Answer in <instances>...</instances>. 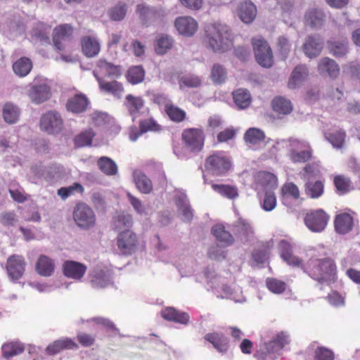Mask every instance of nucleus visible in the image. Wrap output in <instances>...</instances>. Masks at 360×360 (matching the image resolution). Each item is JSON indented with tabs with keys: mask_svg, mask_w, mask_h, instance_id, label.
<instances>
[{
	"mask_svg": "<svg viewBox=\"0 0 360 360\" xmlns=\"http://www.w3.org/2000/svg\"><path fill=\"white\" fill-rule=\"evenodd\" d=\"M303 271L319 283H332L338 279L335 262L330 257L311 258L304 264Z\"/></svg>",
	"mask_w": 360,
	"mask_h": 360,
	"instance_id": "f257e3e1",
	"label": "nucleus"
},
{
	"mask_svg": "<svg viewBox=\"0 0 360 360\" xmlns=\"http://www.w3.org/2000/svg\"><path fill=\"white\" fill-rule=\"evenodd\" d=\"M231 34L226 25L210 24L205 27V38L210 47L215 52H225L233 45Z\"/></svg>",
	"mask_w": 360,
	"mask_h": 360,
	"instance_id": "f03ea898",
	"label": "nucleus"
},
{
	"mask_svg": "<svg viewBox=\"0 0 360 360\" xmlns=\"http://www.w3.org/2000/svg\"><path fill=\"white\" fill-rule=\"evenodd\" d=\"M181 141L184 148L192 153L202 150L205 142V134L202 128H187L181 133Z\"/></svg>",
	"mask_w": 360,
	"mask_h": 360,
	"instance_id": "7ed1b4c3",
	"label": "nucleus"
},
{
	"mask_svg": "<svg viewBox=\"0 0 360 360\" xmlns=\"http://www.w3.org/2000/svg\"><path fill=\"white\" fill-rule=\"evenodd\" d=\"M205 169L215 176L226 174L231 167V162L222 151H214L205 160Z\"/></svg>",
	"mask_w": 360,
	"mask_h": 360,
	"instance_id": "20e7f679",
	"label": "nucleus"
},
{
	"mask_svg": "<svg viewBox=\"0 0 360 360\" xmlns=\"http://www.w3.org/2000/svg\"><path fill=\"white\" fill-rule=\"evenodd\" d=\"M72 217L77 226L83 230H90L96 224V216L94 211L84 202H79L75 205Z\"/></svg>",
	"mask_w": 360,
	"mask_h": 360,
	"instance_id": "39448f33",
	"label": "nucleus"
},
{
	"mask_svg": "<svg viewBox=\"0 0 360 360\" xmlns=\"http://www.w3.org/2000/svg\"><path fill=\"white\" fill-rule=\"evenodd\" d=\"M116 245L122 255L129 256L137 250L139 239L137 234L131 229H125L118 233Z\"/></svg>",
	"mask_w": 360,
	"mask_h": 360,
	"instance_id": "423d86ee",
	"label": "nucleus"
},
{
	"mask_svg": "<svg viewBox=\"0 0 360 360\" xmlns=\"http://www.w3.org/2000/svg\"><path fill=\"white\" fill-rule=\"evenodd\" d=\"M252 45L257 62L262 67H271L274 63L273 53L267 41L262 37H254Z\"/></svg>",
	"mask_w": 360,
	"mask_h": 360,
	"instance_id": "0eeeda50",
	"label": "nucleus"
},
{
	"mask_svg": "<svg viewBox=\"0 0 360 360\" xmlns=\"http://www.w3.org/2000/svg\"><path fill=\"white\" fill-rule=\"evenodd\" d=\"M330 215L323 209L309 211L304 216V221L307 227L313 232H321L327 226Z\"/></svg>",
	"mask_w": 360,
	"mask_h": 360,
	"instance_id": "6e6552de",
	"label": "nucleus"
},
{
	"mask_svg": "<svg viewBox=\"0 0 360 360\" xmlns=\"http://www.w3.org/2000/svg\"><path fill=\"white\" fill-rule=\"evenodd\" d=\"M63 122L60 115L56 111H49L40 119V128L49 134L58 133L61 131Z\"/></svg>",
	"mask_w": 360,
	"mask_h": 360,
	"instance_id": "1a4fd4ad",
	"label": "nucleus"
},
{
	"mask_svg": "<svg viewBox=\"0 0 360 360\" xmlns=\"http://www.w3.org/2000/svg\"><path fill=\"white\" fill-rule=\"evenodd\" d=\"M26 262L22 255H11L6 261V269L12 281H18L22 277L25 271Z\"/></svg>",
	"mask_w": 360,
	"mask_h": 360,
	"instance_id": "9d476101",
	"label": "nucleus"
},
{
	"mask_svg": "<svg viewBox=\"0 0 360 360\" xmlns=\"http://www.w3.org/2000/svg\"><path fill=\"white\" fill-rule=\"evenodd\" d=\"M355 212H340L334 219L335 231L340 235L351 232L355 225Z\"/></svg>",
	"mask_w": 360,
	"mask_h": 360,
	"instance_id": "9b49d317",
	"label": "nucleus"
},
{
	"mask_svg": "<svg viewBox=\"0 0 360 360\" xmlns=\"http://www.w3.org/2000/svg\"><path fill=\"white\" fill-rule=\"evenodd\" d=\"M73 32L74 28L70 24H60L56 26L52 34L55 48L58 51H63L65 48V42L72 38Z\"/></svg>",
	"mask_w": 360,
	"mask_h": 360,
	"instance_id": "f8f14e48",
	"label": "nucleus"
},
{
	"mask_svg": "<svg viewBox=\"0 0 360 360\" xmlns=\"http://www.w3.org/2000/svg\"><path fill=\"white\" fill-rule=\"evenodd\" d=\"M174 26L179 34L186 37L193 36L198 28L197 21L190 16H181L174 21Z\"/></svg>",
	"mask_w": 360,
	"mask_h": 360,
	"instance_id": "ddd939ff",
	"label": "nucleus"
},
{
	"mask_svg": "<svg viewBox=\"0 0 360 360\" xmlns=\"http://www.w3.org/2000/svg\"><path fill=\"white\" fill-rule=\"evenodd\" d=\"M292 146L299 147L300 148H307L304 150H302L300 152L292 149L290 150L289 153L290 159L292 162H307L309 161L312 158V150L311 148L307 145L305 143L300 142L299 141L295 140L291 143Z\"/></svg>",
	"mask_w": 360,
	"mask_h": 360,
	"instance_id": "4468645a",
	"label": "nucleus"
},
{
	"mask_svg": "<svg viewBox=\"0 0 360 360\" xmlns=\"http://www.w3.org/2000/svg\"><path fill=\"white\" fill-rule=\"evenodd\" d=\"M63 271L68 278L80 280L86 271V266L77 262L68 260L63 265Z\"/></svg>",
	"mask_w": 360,
	"mask_h": 360,
	"instance_id": "2eb2a0df",
	"label": "nucleus"
},
{
	"mask_svg": "<svg viewBox=\"0 0 360 360\" xmlns=\"http://www.w3.org/2000/svg\"><path fill=\"white\" fill-rule=\"evenodd\" d=\"M204 340L210 343L220 353H226L229 348V341L222 333L212 332L207 333Z\"/></svg>",
	"mask_w": 360,
	"mask_h": 360,
	"instance_id": "dca6fc26",
	"label": "nucleus"
},
{
	"mask_svg": "<svg viewBox=\"0 0 360 360\" xmlns=\"http://www.w3.org/2000/svg\"><path fill=\"white\" fill-rule=\"evenodd\" d=\"M81 50L87 58H93L99 53L101 44L97 38L93 36H84L80 39Z\"/></svg>",
	"mask_w": 360,
	"mask_h": 360,
	"instance_id": "f3484780",
	"label": "nucleus"
},
{
	"mask_svg": "<svg viewBox=\"0 0 360 360\" xmlns=\"http://www.w3.org/2000/svg\"><path fill=\"white\" fill-rule=\"evenodd\" d=\"M124 106L128 113L134 120L145 106V101L141 96H136L132 94H127L125 96Z\"/></svg>",
	"mask_w": 360,
	"mask_h": 360,
	"instance_id": "a211bd4d",
	"label": "nucleus"
},
{
	"mask_svg": "<svg viewBox=\"0 0 360 360\" xmlns=\"http://www.w3.org/2000/svg\"><path fill=\"white\" fill-rule=\"evenodd\" d=\"M309 71L306 65H297L289 77L288 87L290 89L299 87L307 79Z\"/></svg>",
	"mask_w": 360,
	"mask_h": 360,
	"instance_id": "6ab92c4d",
	"label": "nucleus"
},
{
	"mask_svg": "<svg viewBox=\"0 0 360 360\" xmlns=\"http://www.w3.org/2000/svg\"><path fill=\"white\" fill-rule=\"evenodd\" d=\"M325 181L324 179L312 180L308 179L305 181L304 186V193L307 196L312 199H316L321 197L324 193Z\"/></svg>",
	"mask_w": 360,
	"mask_h": 360,
	"instance_id": "aec40b11",
	"label": "nucleus"
},
{
	"mask_svg": "<svg viewBox=\"0 0 360 360\" xmlns=\"http://www.w3.org/2000/svg\"><path fill=\"white\" fill-rule=\"evenodd\" d=\"M89 101L83 94H76L66 103V109L73 113H81L86 110Z\"/></svg>",
	"mask_w": 360,
	"mask_h": 360,
	"instance_id": "412c9836",
	"label": "nucleus"
},
{
	"mask_svg": "<svg viewBox=\"0 0 360 360\" xmlns=\"http://www.w3.org/2000/svg\"><path fill=\"white\" fill-rule=\"evenodd\" d=\"M161 316L169 321L187 325L190 316L186 312L180 311L174 307H166L160 312Z\"/></svg>",
	"mask_w": 360,
	"mask_h": 360,
	"instance_id": "4be33fe9",
	"label": "nucleus"
},
{
	"mask_svg": "<svg viewBox=\"0 0 360 360\" xmlns=\"http://www.w3.org/2000/svg\"><path fill=\"white\" fill-rule=\"evenodd\" d=\"M77 344L71 338H65L55 340L49 345L46 348V352L49 355H55L64 349H77Z\"/></svg>",
	"mask_w": 360,
	"mask_h": 360,
	"instance_id": "5701e85b",
	"label": "nucleus"
},
{
	"mask_svg": "<svg viewBox=\"0 0 360 360\" xmlns=\"http://www.w3.org/2000/svg\"><path fill=\"white\" fill-rule=\"evenodd\" d=\"M101 91L110 94L115 97L120 98L124 91V88L121 82L116 80L107 82L95 75Z\"/></svg>",
	"mask_w": 360,
	"mask_h": 360,
	"instance_id": "b1692460",
	"label": "nucleus"
},
{
	"mask_svg": "<svg viewBox=\"0 0 360 360\" xmlns=\"http://www.w3.org/2000/svg\"><path fill=\"white\" fill-rule=\"evenodd\" d=\"M322 44L319 37L309 36L303 45V51L309 58L317 57L322 51Z\"/></svg>",
	"mask_w": 360,
	"mask_h": 360,
	"instance_id": "393cba45",
	"label": "nucleus"
},
{
	"mask_svg": "<svg viewBox=\"0 0 360 360\" xmlns=\"http://www.w3.org/2000/svg\"><path fill=\"white\" fill-rule=\"evenodd\" d=\"M55 269V264L53 260L49 257L41 255L35 265L37 273L42 276H50L53 274Z\"/></svg>",
	"mask_w": 360,
	"mask_h": 360,
	"instance_id": "a878e982",
	"label": "nucleus"
},
{
	"mask_svg": "<svg viewBox=\"0 0 360 360\" xmlns=\"http://www.w3.org/2000/svg\"><path fill=\"white\" fill-rule=\"evenodd\" d=\"M212 234L216 238V240L221 243L222 246L227 247L234 243V238L231 233L226 231L222 224H216L211 229Z\"/></svg>",
	"mask_w": 360,
	"mask_h": 360,
	"instance_id": "bb28decb",
	"label": "nucleus"
},
{
	"mask_svg": "<svg viewBox=\"0 0 360 360\" xmlns=\"http://www.w3.org/2000/svg\"><path fill=\"white\" fill-rule=\"evenodd\" d=\"M29 97L35 103H41L48 100L51 96L48 86L41 84L32 86L29 91Z\"/></svg>",
	"mask_w": 360,
	"mask_h": 360,
	"instance_id": "cd10ccee",
	"label": "nucleus"
},
{
	"mask_svg": "<svg viewBox=\"0 0 360 360\" xmlns=\"http://www.w3.org/2000/svg\"><path fill=\"white\" fill-rule=\"evenodd\" d=\"M318 69L321 74L327 73L331 78H336L340 74L338 65L334 60L328 57L321 60L318 65Z\"/></svg>",
	"mask_w": 360,
	"mask_h": 360,
	"instance_id": "c85d7f7f",
	"label": "nucleus"
},
{
	"mask_svg": "<svg viewBox=\"0 0 360 360\" xmlns=\"http://www.w3.org/2000/svg\"><path fill=\"white\" fill-rule=\"evenodd\" d=\"M333 184L338 195L348 193L353 189L352 182L349 177L344 174H338L333 177Z\"/></svg>",
	"mask_w": 360,
	"mask_h": 360,
	"instance_id": "c756f323",
	"label": "nucleus"
},
{
	"mask_svg": "<svg viewBox=\"0 0 360 360\" xmlns=\"http://www.w3.org/2000/svg\"><path fill=\"white\" fill-rule=\"evenodd\" d=\"M290 342V337L287 332L281 331L276 334L272 340L266 343V348L269 352L283 349Z\"/></svg>",
	"mask_w": 360,
	"mask_h": 360,
	"instance_id": "7c9ffc66",
	"label": "nucleus"
},
{
	"mask_svg": "<svg viewBox=\"0 0 360 360\" xmlns=\"http://www.w3.org/2000/svg\"><path fill=\"white\" fill-rule=\"evenodd\" d=\"M255 181L262 187L274 188L277 186V177L269 172L260 171L255 175Z\"/></svg>",
	"mask_w": 360,
	"mask_h": 360,
	"instance_id": "2f4dec72",
	"label": "nucleus"
},
{
	"mask_svg": "<svg viewBox=\"0 0 360 360\" xmlns=\"http://www.w3.org/2000/svg\"><path fill=\"white\" fill-rule=\"evenodd\" d=\"M173 44L171 37L164 34H159L154 42L155 51L158 55H164L172 48Z\"/></svg>",
	"mask_w": 360,
	"mask_h": 360,
	"instance_id": "473e14b6",
	"label": "nucleus"
},
{
	"mask_svg": "<svg viewBox=\"0 0 360 360\" xmlns=\"http://www.w3.org/2000/svg\"><path fill=\"white\" fill-rule=\"evenodd\" d=\"M24 350V345L18 341L8 342L4 343L1 347L2 356L6 359L22 354Z\"/></svg>",
	"mask_w": 360,
	"mask_h": 360,
	"instance_id": "72a5a7b5",
	"label": "nucleus"
},
{
	"mask_svg": "<svg viewBox=\"0 0 360 360\" xmlns=\"http://www.w3.org/2000/svg\"><path fill=\"white\" fill-rule=\"evenodd\" d=\"M132 224L131 216L123 213L114 216L112 221V229L118 233L125 229H131Z\"/></svg>",
	"mask_w": 360,
	"mask_h": 360,
	"instance_id": "f704fd0d",
	"label": "nucleus"
},
{
	"mask_svg": "<svg viewBox=\"0 0 360 360\" xmlns=\"http://www.w3.org/2000/svg\"><path fill=\"white\" fill-rule=\"evenodd\" d=\"M271 107L274 112L278 115H288L292 111V105L290 100L283 97L276 96L271 101Z\"/></svg>",
	"mask_w": 360,
	"mask_h": 360,
	"instance_id": "c9c22d12",
	"label": "nucleus"
},
{
	"mask_svg": "<svg viewBox=\"0 0 360 360\" xmlns=\"http://www.w3.org/2000/svg\"><path fill=\"white\" fill-rule=\"evenodd\" d=\"M96 65L108 77L118 78L122 75L120 65H115L104 59L98 60Z\"/></svg>",
	"mask_w": 360,
	"mask_h": 360,
	"instance_id": "e433bc0d",
	"label": "nucleus"
},
{
	"mask_svg": "<svg viewBox=\"0 0 360 360\" xmlns=\"http://www.w3.org/2000/svg\"><path fill=\"white\" fill-rule=\"evenodd\" d=\"M134 183L137 188L143 193H150L153 190L151 180L143 172L135 171L133 174Z\"/></svg>",
	"mask_w": 360,
	"mask_h": 360,
	"instance_id": "4c0bfd02",
	"label": "nucleus"
},
{
	"mask_svg": "<svg viewBox=\"0 0 360 360\" xmlns=\"http://www.w3.org/2000/svg\"><path fill=\"white\" fill-rule=\"evenodd\" d=\"M238 14L243 22L250 23L256 16V6L250 1H245L240 4Z\"/></svg>",
	"mask_w": 360,
	"mask_h": 360,
	"instance_id": "58836bf2",
	"label": "nucleus"
},
{
	"mask_svg": "<svg viewBox=\"0 0 360 360\" xmlns=\"http://www.w3.org/2000/svg\"><path fill=\"white\" fill-rule=\"evenodd\" d=\"M32 68V60L27 57H21L13 64V70L15 75L20 77L27 76Z\"/></svg>",
	"mask_w": 360,
	"mask_h": 360,
	"instance_id": "ea45409f",
	"label": "nucleus"
},
{
	"mask_svg": "<svg viewBox=\"0 0 360 360\" xmlns=\"http://www.w3.org/2000/svg\"><path fill=\"white\" fill-rule=\"evenodd\" d=\"M99 169L107 176H114L117 173V166L111 158L102 156L97 160Z\"/></svg>",
	"mask_w": 360,
	"mask_h": 360,
	"instance_id": "a19ab883",
	"label": "nucleus"
},
{
	"mask_svg": "<svg viewBox=\"0 0 360 360\" xmlns=\"http://www.w3.org/2000/svg\"><path fill=\"white\" fill-rule=\"evenodd\" d=\"M326 139L332 146L338 149H341L345 144L346 133L342 129H338L335 131H327L324 134Z\"/></svg>",
	"mask_w": 360,
	"mask_h": 360,
	"instance_id": "79ce46f5",
	"label": "nucleus"
},
{
	"mask_svg": "<svg viewBox=\"0 0 360 360\" xmlns=\"http://www.w3.org/2000/svg\"><path fill=\"white\" fill-rule=\"evenodd\" d=\"M165 112L169 119L174 122H182L186 119V111L172 103L166 105Z\"/></svg>",
	"mask_w": 360,
	"mask_h": 360,
	"instance_id": "37998d69",
	"label": "nucleus"
},
{
	"mask_svg": "<svg viewBox=\"0 0 360 360\" xmlns=\"http://www.w3.org/2000/svg\"><path fill=\"white\" fill-rule=\"evenodd\" d=\"M140 133L134 137L131 136L132 141H136L139 134L147 131L158 132L162 130V127L153 118H147L140 121L139 122Z\"/></svg>",
	"mask_w": 360,
	"mask_h": 360,
	"instance_id": "c03bdc74",
	"label": "nucleus"
},
{
	"mask_svg": "<svg viewBox=\"0 0 360 360\" xmlns=\"http://www.w3.org/2000/svg\"><path fill=\"white\" fill-rule=\"evenodd\" d=\"M233 97L234 103L240 109L248 108L251 103V96L245 89H240L233 91Z\"/></svg>",
	"mask_w": 360,
	"mask_h": 360,
	"instance_id": "a18cd8bd",
	"label": "nucleus"
},
{
	"mask_svg": "<svg viewBox=\"0 0 360 360\" xmlns=\"http://www.w3.org/2000/svg\"><path fill=\"white\" fill-rule=\"evenodd\" d=\"M265 138L264 131L257 128H250L244 134L245 141L252 145H257L264 141Z\"/></svg>",
	"mask_w": 360,
	"mask_h": 360,
	"instance_id": "49530a36",
	"label": "nucleus"
},
{
	"mask_svg": "<svg viewBox=\"0 0 360 360\" xmlns=\"http://www.w3.org/2000/svg\"><path fill=\"white\" fill-rule=\"evenodd\" d=\"M211 186L214 191L225 198L235 199L238 196V189L234 186L212 184Z\"/></svg>",
	"mask_w": 360,
	"mask_h": 360,
	"instance_id": "de8ad7c7",
	"label": "nucleus"
},
{
	"mask_svg": "<svg viewBox=\"0 0 360 360\" xmlns=\"http://www.w3.org/2000/svg\"><path fill=\"white\" fill-rule=\"evenodd\" d=\"M126 77L130 84H137L143 81L145 71L141 65L132 66L127 70Z\"/></svg>",
	"mask_w": 360,
	"mask_h": 360,
	"instance_id": "09e8293b",
	"label": "nucleus"
},
{
	"mask_svg": "<svg viewBox=\"0 0 360 360\" xmlns=\"http://www.w3.org/2000/svg\"><path fill=\"white\" fill-rule=\"evenodd\" d=\"M95 133L91 129L82 131L74 138V143L77 148H82L91 145Z\"/></svg>",
	"mask_w": 360,
	"mask_h": 360,
	"instance_id": "8fccbe9b",
	"label": "nucleus"
},
{
	"mask_svg": "<svg viewBox=\"0 0 360 360\" xmlns=\"http://www.w3.org/2000/svg\"><path fill=\"white\" fill-rule=\"evenodd\" d=\"M19 116L20 110L16 105L11 103H7L4 105L3 108V117L7 123H15L18 120Z\"/></svg>",
	"mask_w": 360,
	"mask_h": 360,
	"instance_id": "3c124183",
	"label": "nucleus"
},
{
	"mask_svg": "<svg viewBox=\"0 0 360 360\" xmlns=\"http://www.w3.org/2000/svg\"><path fill=\"white\" fill-rule=\"evenodd\" d=\"M306 22L311 27H319L324 21V14L319 10L312 9L305 15Z\"/></svg>",
	"mask_w": 360,
	"mask_h": 360,
	"instance_id": "603ef678",
	"label": "nucleus"
},
{
	"mask_svg": "<svg viewBox=\"0 0 360 360\" xmlns=\"http://www.w3.org/2000/svg\"><path fill=\"white\" fill-rule=\"evenodd\" d=\"M281 195L283 199L291 198L294 200L300 198V189L294 183H285L281 188Z\"/></svg>",
	"mask_w": 360,
	"mask_h": 360,
	"instance_id": "864d4df0",
	"label": "nucleus"
},
{
	"mask_svg": "<svg viewBox=\"0 0 360 360\" xmlns=\"http://www.w3.org/2000/svg\"><path fill=\"white\" fill-rule=\"evenodd\" d=\"M202 84V81L198 76L189 75L182 76L179 79V85L181 89L187 88H197Z\"/></svg>",
	"mask_w": 360,
	"mask_h": 360,
	"instance_id": "5fc2aeb1",
	"label": "nucleus"
},
{
	"mask_svg": "<svg viewBox=\"0 0 360 360\" xmlns=\"http://www.w3.org/2000/svg\"><path fill=\"white\" fill-rule=\"evenodd\" d=\"M304 178L307 180L311 179L314 177H319L321 176L320 162H314L307 164L304 168Z\"/></svg>",
	"mask_w": 360,
	"mask_h": 360,
	"instance_id": "6e6d98bb",
	"label": "nucleus"
},
{
	"mask_svg": "<svg viewBox=\"0 0 360 360\" xmlns=\"http://www.w3.org/2000/svg\"><path fill=\"white\" fill-rule=\"evenodd\" d=\"M266 285L269 291L274 294H281L286 290L287 284L275 278H268L266 280Z\"/></svg>",
	"mask_w": 360,
	"mask_h": 360,
	"instance_id": "4d7b16f0",
	"label": "nucleus"
},
{
	"mask_svg": "<svg viewBox=\"0 0 360 360\" xmlns=\"http://www.w3.org/2000/svg\"><path fill=\"white\" fill-rule=\"evenodd\" d=\"M328 48L330 53L335 57H342L347 52V41H328Z\"/></svg>",
	"mask_w": 360,
	"mask_h": 360,
	"instance_id": "13d9d810",
	"label": "nucleus"
},
{
	"mask_svg": "<svg viewBox=\"0 0 360 360\" xmlns=\"http://www.w3.org/2000/svg\"><path fill=\"white\" fill-rule=\"evenodd\" d=\"M262 208L266 211H272L277 205V200L275 193L273 191H266L263 199L260 201Z\"/></svg>",
	"mask_w": 360,
	"mask_h": 360,
	"instance_id": "bf43d9fd",
	"label": "nucleus"
},
{
	"mask_svg": "<svg viewBox=\"0 0 360 360\" xmlns=\"http://www.w3.org/2000/svg\"><path fill=\"white\" fill-rule=\"evenodd\" d=\"M269 255V246L267 244H262L258 249L255 250L252 258L258 264H264L268 259Z\"/></svg>",
	"mask_w": 360,
	"mask_h": 360,
	"instance_id": "052dcab7",
	"label": "nucleus"
},
{
	"mask_svg": "<svg viewBox=\"0 0 360 360\" xmlns=\"http://www.w3.org/2000/svg\"><path fill=\"white\" fill-rule=\"evenodd\" d=\"M211 79L216 84H221L226 79V71L224 68L216 63L212 66L211 70Z\"/></svg>",
	"mask_w": 360,
	"mask_h": 360,
	"instance_id": "680f3d73",
	"label": "nucleus"
},
{
	"mask_svg": "<svg viewBox=\"0 0 360 360\" xmlns=\"http://www.w3.org/2000/svg\"><path fill=\"white\" fill-rule=\"evenodd\" d=\"M126 12V4L120 3L109 11L108 15L111 20L120 21L124 18Z\"/></svg>",
	"mask_w": 360,
	"mask_h": 360,
	"instance_id": "e2e57ef3",
	"label": "nucleus"
},
{
	"mask_svg": "<svg viewBox=\"0 0 360 360\" xmlns=\"http://www.w3.org/2000/svg\"><path fill=\"white\" fill-rule=\"evenodd\" d=\"M84 191L83 186L79 183H75L72 186L68 187H63L58 190V195L62 199H66L69 196L73 195L75 191L82 193Z\"/></svg>",
	"mask_w": 360,
	"mask_h": 360,
	"instance_id": "0e129e2a",
	"label": "nucleus"
},
{
	"mask_svg": "<svg viewBox=\"0 0 360 360\" xmlns=\"http://www.w3.org/2000/svg\"><path fill=\"white\" fill-rule=\"evenodd\" d=\"M335 355L332 350L325 347H318L314 351V360H334Z\"/></svg>",
	"mask_w": 360,
	"mask_h": 360,
	"instance_id": "69168bd1",
	"label": "nucleus"
},
{
	"mask_svg": "<svg viewBox=\"0 0 360 360\" xmlns=\"http://www.w3.org/2000/svg\"><path fill=\"white\" fill-rule=\"evenodd\" d=\"M291 45L289 40L283 36L279 37L277 42V49L280 55L285 60L290 51Z\"/></svg>",
	"mask_w": 360,
	"mask_h": 360,
	"instance_id": "338daca9",
	"label": "nucleus"
},
{
	"mask_svg": "<svg viewBox=\"0 0 360 360\" xmlns=\"http://www.w3.org/2000/svg\"><path fill=\"white\" fill-rule=\"evenodd\" d=\"M78 342L84 347H91L96 342L95 336L86 333H79L77 335Z\"/></svg>",
	"mask_w": 360,
	"mask_h": 360,
	"instance_id": "774afa93",
	"label": "nucleus"
}]
</instances>
